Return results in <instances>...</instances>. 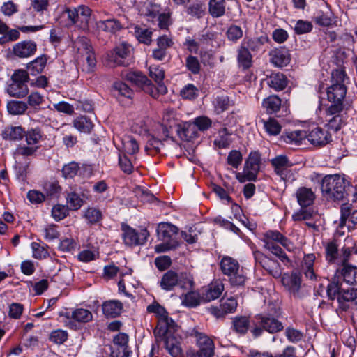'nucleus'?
<instances>
[{
  "instance_id": "f257e3e1",
  "label": "nucleus",
  "mask_w": 357,
  "mask_h": 357,
  "mask_svg": "<svg viewBox=\"0 0 357 357\" xmlns=\"http://www.w3.org/2000/svg\"><path fill=\"white\" fill-rule=\"evenodd\" d=\"M262 241L264 243V248L275 255L282 263L288 267L291 265L290 259L281 247L276 244L279 243L287 251L293 252L296 248L289 239L277 230H268L263 234Z\"/></svg>"
},
{
  "instance_id": "f03ea898",
  "label": "nucleus",
  "mask_w": 357,
  "mask_h": 357,
  "mask_svg": "<svg viewBox=\"0 0 357 357\" xmlns=\"http://www.w3.org/2000/svg\"><path fill=\"white\" fill-rule=\"evenodd\" d=\"M349 186L345 178L340 175H326L321 181V192L323 196L328 201H342L349 193L347 187Z\"/></svg>"
},
{
  "instance_id": "7ed1b4c3",
  "label": "nucleus",
  "mask_w": 357,
  "mask_h": 357,
  "mask_svg": "<svg viewBox=\"0 0 357 357\" xmlns=\"http://www.w3.org/2000/svg\"><path fill=\"white\" fill-rule=\"evenodd\" d=\"M159 284L163 290L167 291L173 290L175 287L182 290H190L193 287L194 281L189 273L169 270L163 274Z\"/></svg>"
},
{
  "instance_id": "20e7f679",
  "label": "nucleus",
  "mask_w": 357,
  "mask_h": 357,
  "mask_svg": "<svg viewBox=\"0 0 357 357\" xmlns=\"http://www.w3.org/2000/svg\"><path fill=\"white\" fill-rule=\"evenodd\" d=\"M91 10L85 5L66 8L61 17L66 20V26L75 25L80 29L86 30L89 27Z\"/></svg>"
},
{
  "instance_id": "39448f33",
  "label": "nucleus",
  "mask_w": 357,
  "mask_h": 357,
  "mask_svg": "<svg viewBox=\"0 0 357 357\" xmlns=\"http://www.w3.org/2000/svg\"><path fill=\"white\" fill-rule=\"evenodd\" d=\"M154 335L158 342H163L164 347L172 357H182L181 337L167 330L166 326H157Z\"/></svg>"
},
{
  "instance_id": "423d86ee",
  "label": "nucleus",
  "mask_w": 357,
  "mask_h": 357,
  "mask_svg": "<svg viewBox=\"0 0 357 357\" xmlns=\"http://www.w3.org/2000/svg\"><path fill=\"white\" fill-rule=\"evenodd\" d=\"M132 52L133 47L130 44L125 41L121 42L106 53V64L110 67L127 66L128 59L131 56Z\"/></svg>"
},
{
  "instance_id": "0eeeda50",
  "label": "nucleus",
  "mask_w": 357,
  "mask_h": 357,
  "mask_svg": "<svg viewBox=\"0 0 357 357\" xmlns=\"http://www.w3.org/2000/svg\"><path fill=\"white\" fill-rule=\"evenodd\" d=\"M222 273L227 275L231 284L243 285L246 279L244 270L240 268L238 261L232 257H224L220 264Z\"/></svg>"
},
{
  "instance_id": "6e6552de",
  "label": "nucleus",
  "mask_w": 357,
  "mask_h": 357,
  "mask_svg": "<svg viewBox=\"0 0 357 357\" xmlns=\"http://www.w3.org/2000/svg\"><path fill=\"white\" fill-rule=\"evenodd\" d=\"M346 75L341 69H335L331 73L332 85L328 88L327 98L331 102H343L347 89L344 84Z\"/></svg>"
},
{
  "instance_id": "1a4fd4ad",
  "label": "nucleus",
  "mask_w": 357,
  "mask_h": 357,
  "mask_svg": "<svg viewBox=\"0 0 357 357\" xmlns=\"http://www.w3.org/2000/svg\"><path fill=\"white\" fill-rule=\"evenodd\" d=\"M29 79L28 73L22 69L16 70L10 78V83L8 85L6 91L10 96L22 98L29 93L26 84Z\"/></svg>"
},
{
  "instance_id": "9d476101",
  "label": "nucleus",
  "mask_w": 357,
  "mask_h": 357,
  "mask_svg": "<svg viewBox=\"0 0 357 357\" xmlns=\"http://www.w3.org/2000/svg\"><path fill=\"white\" fill-rule=\"evenodd\" d=\"M260 167V155L251 152L245 162L243 172L236 173V178L241 183L255 181Z\"/></svg>"
},
{
  "instance_id": "9b49d317",
  "label": "nucleus",
  "mask_w": 357,
  "mask_h": 357,
  "mask_svg": "<svg viewBox=\"0 0 357 357\" xmlns=\"http://www.w3.org/2000/svg\"><path fill=\"white\" fill-rule=\"evenodd\" d=\"M121 229L124 243L130 247L144 245L149 236V233L146 229H141L138 232L135 229L124 224L121 225Z\"/></svg>"
},
{
  "instance_id": "f8f14e48",
  "label": "nucleus",
  "mask_w": 357,
  "mask_h": 357,
  "mask_svg": "<svg viewBox=\"0 0 357 357\" xmlns=\"http://www.w3.org/2000/svg\"><path fill=\"white\" fill-rule=\"evenodd\" d=\"M253 255L256 263L266 270L269 274L275 278L281 276L282 269L280 264L276 260L266 256L258 250L254 251Z\"/></svg>"
},
{
  "instance_id": "ddd939ff",
  "label": "nucleus",
  "mask_w": 357,
  "mask_h": 357,
  "mask_svg": "<svg viewBox=\"0 0 357 357\" xmlns=\"http://www.w3.org/2000/svg\"><path fill=\"white\" fill-rule=\"evenodd\" d=\"M256 325H259L263 329L270 333L281 331L284 326L282 324L270 314H257L255 317Z\"/></svg>"
},
{
  "instance_id": "4468645a",
  "label": "nucleus",
  "mask_w": 357,
  "mask_h": 357,
  "mask_svg": "<svg viewBox=\"0 0 357 357\" xmlns=\"http://www.w3.org/2000/svg\"><path fill=\"white\" fill-rule=\"evenodd\" d=\"M197 345L199 350L195 352L203 357H212L214 354V343L211 339L202 333L195 332Z\"/></svg>"
},
{
  "instance_id": "2eb2a0df",
  "label": "nucleus",
  "mask_w": 357,
  "mask_h": 357,
  "mask_svg": "<svg viewBox=\"0 0 357 357\" xmlns=\"http://www.w3.org/2000/svg\"><path fill=\"white\" fill-rule=\"evenodd\" d=\"M307 139L314 146H324L331 141L332 136L328 130L316 127L307 134Z\"/></svg>"
},
{
  "instance_id": "dca6fc26",
  "label": "nucleus",
  "mask_w": 357,
  "mask_h": 357,
  "mask_svg": "<svg viewBox=\"0 0 357 357\" xmlns=\"http://www.w3.org/2000/svg\"><path fill=\"white\" fill-rule=\"evenodd\" d=\"M37 45L33 40H23L15 43L12 48L13 54L21 59L28 58L35 54Z\"/></svg>"
},
{
  "instance_id": "f3484780",
  "label": "nucleus",
  "mask_w": 357,
  "mask_h": 357,
  "mask_svg": "<svg viewBox=\"0 0 357 357\" xmlns=\"http://www.w3.org/2000/svg\"><path fill=\"white\" fill-rule=\"evenodd\" d=\"M63 316L68 320V326L73 327L74 324L72 320L82 324L88 323L93 319V314L91 311L84 308H77L71 312H66Z\"/></svg>"
},
{
  "instance_id": "a211bd4d",
  "label": "nucleus",
  "mask_w": 357,
  "mask_h": 357,
  "mask_svg": "<svg viewBox=\"0 0 357 357\" xmlns=\"http://www.w3.org/2000/svg\"><path fill=\"white\" fill-rule=\"evenodd\" d=\"M238 305L237 301L233 298H222L219 307L211 308V314L217 318H222L228 313L234 312Z\"/></svg>"
},
{
  "instance_id": "6ab92c4d",
  "label": "nucleus",
  "mask_w": 357,
  "mask_h": 357,
  "mask_svg": "<svg viewBox=\"0 0 357 357\" xmlns=\"http://www.w3.org/2000/svg\"><path fill=\"white\" fill-rule=\"evenodd\" d=\"M282 282L291 294L294 296H299V290L301 285V278L299 273L293 272L289 275H284Z\"/></svg>"
},
{
  "instance_id": "aec40b11",
  "label": "nucleus",
  "mask_w": 357,
  "mask_h": 357,
  "mask_svg": "<svg viewBox=\"0 0 357 357\" xmlns=\"http://www.w3.org/2000/svg\"><path fill=\"white\" fill-rule=\"evenodd\" d=\"M271 62L277 67H283L290 62V54L286 48H276L269 53Z\"/></svg>"
},
{
  "instance_id": "412c9836",
  "label": "nucleus",
  "mask_w": 357,
  "mask_h": 357,
  "mask_svg": "<svg viewBox=\"0 0 357 357\" xmlns=\"http://www.w3.org/2000/svg\"><path fill=\"white\" fill-rule=\"evenodd\" d=\"M271 164L274 167L275 173L282 179L286 178L289 174V167L292 165V163L287 157L283 155H278L273 158Z\"/></svg>"
},
{
  "instance_id": "4be33fe9",
  "label": "nucleus",
  "mask_w": 357,
  "mask_h": 357,
  "mask_svg": "<svg viewBox=\"0 0 357 357\" xmlns=\"http://www.w3.org/2000/svg\"><path fill=\"white\" fill-rule=\"evenodd\" d=\"M297 202L301 208H306L313 204L315 195L311 188H298L296 192Z\"/></svg>"
},
{
  "instance_id": "5701e85b",
  "label": "nucleus",
  "mask_w": 357,
  "mask_h": 357,
  "mask_svg": "<svg viewBox=\"0 0 357 357\" xmlns=\"http://www.w3.org/2000/svg\"><path fill=\"white\" fill-rule=\"evenodd\" d=\"M102 310L105 316L114 318L121 314L123 304L118 300H109L102 303Z\"/></svg>"
},
{
  "instance_id": "b1692460",
  "label": "nucleus",
  "mask_w": 357,
  "mask_h": 357,
  "mask_svg": "<svg viewBox=\"0 0 357 357\" xmlns=\"http://www.w3.org/2000/svg\"><path fill=\"white\" fill-rule=\"evenodd\" d=\"M335 277H342L347 284L352 285L357 281V267L344 264L341 271H337Z\"/></svg>"
},
{
  "instance_id": "393cba45",
  "label": "nucleus",
  "mask_w": 357,
  "mask_h": 357,
  "mask_svg": "<svg viewBox=\"0 0 357 357\" xmlns=\"http://www.w3.org/2000/svg\"><path fill=\"white\" fill-rule=\"evenodd\" d=\"M224 290L223 284L220 282L211 283L202 293V299L209 302L220 296Z\"/></svg>"
},
{
  "instance_id": "a878e982",
  "label": "nucleus",
  "mask_w": 357,
  "mask_h": 357,
  "mask_svg": "<svg viewBox=\"0 0 357 357\" xmlns=\"http://www.w3.org/2000/svg\"><path fill=\"white\" fill-rule=\"evenodd\" d=\"M356 297L357 288H351L347 290L342 289L337 296V302L339 303L340 307L342 310H347L349 307V303L354 301Z\"/></svg>"
},
{
  "instance_id": "bb28decb",
  "label": "nucleus",
  "mask_w": 357,
  "mask_h": 357,
  "mask_svg": "<svg viewBox=\"0 0 357 357\" xmlns=\"http://www.w3.org/2000/svg\"><path fill=\"white\" fill-rule=\"evenodd\" d=\"M178 231V229L176 226L167 222L160 223L157 229L158 235L163 241L175 239L173 236Z\"/></svg>"
},
{
  "instance_id": "cd10ccee",
  "label": "nucleus",
  "mask_w": 357,
  "mask_h": 357,
  "mask_svg": "<svg viewBox=\"0 0 357 357\" xmlns=\"http://www.w3.org/2000/svg\"><path fill=\"white\" fill-rule=\"evenodd\" d=\"M96 26L99 30L113 34L122 29L121 24L114 18L100 20L96 22Z\"/></svg>"
},
{
  "instance_id": "c85d7f7f",
  "label": "nucleus",
  "mask_w": 357,
  "mask_h": 357,
  "mask_svg": "<svg viewBox=\"0 0 357 357\" xmlns=\"http://www.w3.org/2000/svg\"><path fill=\"white\" fill-rule=\"evenodd\" d=\"M267 84L275 91H282L287 85V79L282 73H272L267 79Z\"/></svg>"
},
{
  "instance_id": "c756f323",
  "label": "nucleus",
  "mask_w": 357,
  "mask_h": 357,
  "mask_svg": "<svg viewBox=\"0 0 357 357\" xmlns=\"http://www.w3.org/2000/svg\"><path fill=\"white\" fill-rule=\"evenodd\" d=\"M315 256L314 254L305 255L303 257L302 268L306 278L313 280L316 279L315 270L314 264Z\"/></svg>"
},
{
  "instance_id": "7c9ffc66",
  "label": "nucleus",
  "mask_w": 357,
  "mask_h": 357,
  "mask_svg": "<svg viewBox=\"0 0 357 357\" xmlns=\"http://www.w3.org/2000/svg\"><path fill=\"white\" fill-rule=\"evenodd\" d=\"M73 125L76 130L82 133H90L94 126L91 119L86 116L75 118L73 121Z\"/></svg>"
},
{
  "instance_id": "2f4dec72",
  "label": "nucleus",
  "mask_w": 357,
  "mask_h": 357,
  "mask_svg": "<svg viewBox=\"0 0 357 357\" xmlns=\"http://www.w3.org/2000/svg\"><path fill=\"white\" fill-rule=\"evenodd\" d=\"M86 197L84 195H79L75 192L68 194L66 197L67 207L73 211L79 209L85 202Z\"/></svg>"
},
{
  "instance_id": "473e14b6",
  "label": "nucleus",
  "mask_w": 357,
  "mask_h": 357,
  "mask_svg": "<svg viewBox=\"0 0 357 357\" xmlns=\"http://www.w3.org/2000/svg\"><path fill=\"white\" fill-rule=\"evenodd\" d=\"M114 344L117 347L119 354L116 357H128V336L123 333H119L114 337Z\"/></svg>"
},
{
  "instance_id": "72a5a7b5",
  "label": "nucleus",
  "mask_w": 357,
  "mask_h": 357,
  "mask_svg": "<svg viewBox=\"0 0 357 357\" xmlns=\"http://www.w3.org/2000/svg\"><path fill=\"white\" fill-rule=\"evenodd\" d=\"M237 52V59L239 66L244 69L250 68L252 63V56L247 47L241 44Z\"/></svg>"
},
{
  "instance_id": "f704fd0d",
  "label": "nucleus",
  "mask_w": 357,
  "mask_h": 357,
  "mask_svg": "<svg viewBox=\"0 0 357 357\" xmlns=\"http://www.w3.org/2000/svg\"><path fill=\"white\" fill-rule=\"evenodd\" d=\"M183 291L186 293L183 292L181 294L182 305L190 307H194L199 305L200 296L197 292L192 291V289Z\"/></svg>"
},
{
  "instance_id": "c9c22d12",
  "label": "nucleus",
  "mask_w": 357,
  "mask_h": 357,
  "mask_svg": "<svg viewBox=\"0 0 357 357\" xmlns=\"http://www.w3.org/2000/svg\"><path fill=\"white\" fill-rule=\"evenodd\" d=\"M24 136V131L21 126H10L5 128L2 137L6 140L18 141Z\"/></svg>"
},
{
  "instance_id": "e433bc0d",
  "label": "nucleus",
  "mask_w": 357,
  "mask_h": 357,
  "mask_svg": "<svg viewBox=\"0 0 357 357\" xmlns=\"http://www.w3.org/2000/svg\"><path fill=\"white\" fill-rule=\"evenodd\" d=\"M46 63L47 58L45 55H42L29 63L26 68L31 75H36L43 70Z\"/></svg>"
},
{
  "instance_id": "4c0bfd02",
  "label": "nucleus",
  "mask_w": 357,
  "mask_h": 357,
  "mask_svg": "<svg viewBox=\"0 0 357 357\" xmlns=\"http://www.w3.org/2000/svg\"><path fill=\"white\" fill-rule=\"evenodd\" d=\"M262 106L267 113H275L281 107V100L277 96H270L263 100Z\"/></svg>"
},
{
  "instance_id": "58836bf2",
  "label": "nucleus",
  "mask_w": 357,
  "mask_h": 357,
  "mask_svg": "<svg viewBox=\"0 0 357 357\" xmlns=\"http://www.w3.org/2000/svg\"><path fill=\"white\" fill-rule=\"evenodd\" d=\"M142 15L147 17L149 21L153 22L160 13V6L153 3H146L141 9Z\"/></svg>"
},
{
  "instance_id": "ea45409f",
  "label": "nucleus",
  "mask_w": 357,
  "mask_h": 357,
  "mask_svg": "<svg viewBox=\"0 0 357 357\" xmlns=\"http://www.w3.org/2000/svg\"><path fill=\"white\" fill-rule=\"evenodd\" d=\"M208 10L213 17H219L224 15L225 13V0H210Z\"/></svg>"
},
{
  "instance_id": "a19ab883",
  "label": "nucleus",
  "mask_w": 357,
  "mask_h": 357,
  "mask_svg": "<svg viewBox=\"0 0 357 357\" xmlns=\"http://www.w3.org/2000/svg\"><path fill=\"white\" fill-rule=\"evenodd\" d=\"M134 34L139 42L149 45L151 43L152 31L144 26H135Z\"/></svg>"
},
{
  "instance_id": "79ce46f5",
  "label": "nucleus",
  "mask_w": 357,
  "mask_h": 357,
  "mask_svg": "<svg viewBox=\"0 0 357 357\" xmlns=\"http://www.w3.org/2000/svg\"><path fill=\"white\" fill-rule=\"evenodd\" d=\"M284 141L287 143L299 144L307 138V132L304 130H294L286 132Z\"/></svg>"
},
{
  "instance_id": "37998d69",
  "label": "nucleus",
  "mask_w": 357,
  "mask_h": 357,
  "mask_svg": "<svg viewBox=\"0 0 357 357\" xmlns=\"http://www.w3.org/2000/svg\"><path fill=\"white\" fill-rule=\"evenodd\" d=\"M113 91L117 98L124 97L126 98H132L133 95L132 90L122 82H115L114 83Z\"/></svg>"
},
{
  "instance_id": "c03bdc74",
  "label": "nucleus",
  "mask_w": 357,
  "mask_h": 357,
  "mask_svg": "<svg viewBox=\"0 0 357 357\" xmlns=\"http://www.w3.org/2000/svg\"><path fill=\"white\" fill-rule=\"evenodd\" d=\"M73 278V273L72 270L68 267H63L60 268L55 274L54 280L61 284H69L72 282Z\"/></svg>"
},
{
  "instance_id": "a18cd8bd",
  "label": "nucleus",
  "mask_w": 357,
  "mask_h": 357,
  "mask_svg": "<svg viewBox=\"0 0 357 357\" xmlns=\"http://www.w3.org/2000/svg\"><path fill=\"white\" fill-rule=\"evenodd\" d=\"M232 324L234 331L240 334H245L250 327L249 318L245 316L234 317Z\"/></svg>"
},
{
  "instance_id": "49530a36",
  "label": "nucleus",
  "mask_w": 357,
  "mask_h": 357,
  "mask_svg": "<svg viewBox=\"0 0 357 357\" xmlns=\"http://www.w3.org/2000/svg\"><path fill=\"white\" fill-rule=\"evenodd\" d=\"M355 207L352 206V204L349 203L343 204L340 208V227H343L347 225V222H351V214H353L354 211H355Z\"/></svg>"
},
{
  "instance_id": "de8ad7c7",
  "label": "nucleus",
  "mask_w": 357,
  "mask_h": 357,
  "mask_svg": "<svg viewBox=\"0 0 357 357\" xmlns=\"http://www.w3.org/2000/svg\"><path fill=\"white\" fill-rule=\"evenodd\" d=\"M186 13L191 17L202 18L206 14L205 5L200 1H195L186 8Z\"/></svg>"
},
{
  "instance_id": "09e8293b",
  "label": "nucleus",
  "mask_w": 357,
  "mask_h": 357,
  "mask_svg": "<svg viewBox=\"0 0 357 357\" xmlns=\"http://www.w3.org/2000/svg\"><path fill=\"white\" fill-rule=\"evenodd\" d=\"M73 47L80 55L93 50L89 39L84 36L78 37L73 42Z\"/></svg>"
},
{
  "instance_id": "8fccbe9b",
  "label": "nucleus",
  "mask_w": 357,
  "mask_h": 357,
  "mask_svg": "<svg viewBox=\"0 0 357 357\" xmlns=\"http://www.w3.org/2000/svg\"><path fill=\"white\" fill-rule=\"evenodd\" d=\"M62 176L66 178H73L78 175L80 172L79 163L76 162H70L65 165L62 168Z\"/></svg>"
},
{
  "instance_id": "3c124183",
  "label": "nucleus",
  "mask_w": 357,
  "mask_h": 357,
  "mask_svg": "<svg viewBox=\"0 0 357 357\" xmlns=\"http://www.w3.org/2000/svg\"><path fill=\"white\" fill-rule=\"evenodd\" d=\"M27 104L23 101L11 100L7 104V109L10 114L20 115L27 109Z\"/></svg>"
},
{
  "instance_id": "603ef678",
  "label": "nucleus",
  "mask_w": 357,
  "mask_h": 357,
  "mask_svg": "<svg viewBox=\"0 0 357 357\" xmlns=\"http://www.w3.org/2000/svg\"><path fill=\"white\" fill-rule=\"evenodd\" d=\"M24 136L28 145L37 146L41 140L43 135L41 130L36 128L29 130L26 134L24 133Z\"/></svg>"
},
{
  "instance_id": "864d4df0",
  "label": "nucleus",
  "mask_w": 357,
  "mask_h": 357,
  "mask_svg": "<svg viewBox=\"0 0 357 357\" xmlns=\"http://www.w3.org/2000/svg\"><path fill=\"white\" fill-rule=\"evenodd\" d=\"M143 89L155 98H158L159 95H163L167 92V89L164 84H158V87H155L149 80Z\"/></svg>"
},
{
  "instance_id": "5fc2aeb1",
  "label": "nucleus",
  "mask_w": 357,
  "mask_h": 357,
  "mask_svg": "<svg viewBox=\"0 0 357 357\" xmlns=\"http://www.w3.org/2000/svg\"><path fill=\"white\" fill-rule=\"evenodd\" d=\"M231 133L227 128H224L219 132V137L215 139L214 144L219 148H227L231 143Z\"/></svg>"
},
{
  "instance_id": "6e6d98bb",
  "label": "nucleus",
  "mask_w": 357,
  "mask_h": 357,
  "mask_svg": "<svg viewBox=\"0 0 357 357\" xmlns=\"http://www.w3.org/2000/svg\"><path fill=\"white\" fill-rule=\"evenodd\" d=\"M264 41L265 38H245L241 44L245 46L248 50L257 52L261 48Z\"/></svg>"
},
{
  "instance_id": "4d7b16f0",
  "label": "nucleus",
  "mask_w": 357,
  "mask_h": 357,
  "mask_svg": "<svg viewBox=\"0 0 357 357\" xmlns=\"http://www.w3.org/2000/svg\"><path fill=\"white\" fill-rule=\"evenodd\" d=\"M263 123L264 128L270 135H278L280 132L282 127L275 119L270 118Z\"/></svg>"
},
{
  "instance_id": "13d9d810",
  "label": "nucleus",
  "mask_w": 357,
  "mask_h": 357,
  "mask_svg": "<svg viewBox=\"0 0 357 357\" xmlns=\"http://www.w3.org/2000/svg\"><path fill=\"white\" fill-rule=\"evenodd\" d=\"M126 78L128 81L143 88L145 86V84L149 82L147 77L145 75H144L141 72H130L127 74Z\"/></svg>"
},
{
  "instance_id": "bf43d9fd",
  "label": "nucleus",
  "mask_w": 357,
  "mask_h": 357,
  "mask_svg": "<svg viewBox=\"0 0 357 357\" xmlns=\"http://www.w3.org/2000/svg\"><path fill=\"white\" fill-rule=\"evenodd\" d=\"M213 105L217 114L222 113L229 107V98L225 96H217L213 101Z\"/></svg>"
},
{
  "instance_id": "052dcab7",
  "label": "nucleus",
  "mask_w": 357,
  "mask_h": 357,
  "mask_svg": "<svg viewBox=\"0 0 357 357\" xmlns=\"http://www.w3.org/2000/svg\"><path fill=\"white\" fill-rule=\"evenodd\" d=\"M84 218L90 224H96L102 219V213L96 208H88L84 212Z\"/></svg>"
},
{
  "instance_id": "680f3d73",
  "label": "nucleus",
  "mask_w": 357,
  "mask_h": 357,
  "mask_svg": "<svg viewBox=\"0 0 357 357\" xmlns=\"http://www.w3.org/2000/svg\"><path fill=\"white\" fill-rule=\"evenodd\" d=\"M178 246V242L176 239H170L158 244L155 246V251L157 253L165 252L170 250L175 249Z\"/></svg>"
},
{
  "instance_id": "e2e57ef3",
  "label": "nucleus",
  "mask_w": 357,
  "mask_h": 357,
  "mask_svg": "<svg viewBox=\"0 0 357 357\" xmlns=\"http://www.w3.org/2000/svg\"><path fill=\"white\" fill-rule=\"evenodd\" d=\"M341 285L338 280L334 278L333 281L329 283L327 287V294L331 301H333L335 298H337L339 294L342 291Z\"/></svg>"
},
{
  "instance_id": "0e129e2a",
  "label": "nucleus",
  "mask_w": 357,
  "mask_h": 357,
  "mask_svg": "<svg viewBox=\"0 0 357 357\" xmlns=\"http://www.w3.org/2000/svg\"><path fill=\"white\" fill-rule=\"evenodd\" d=\"M83 61H86L85 70L87 72H92L96 65V59L93 50L81 55Z\"/></svg>"
},
{
  "instance_id": "69168bd1",
  "label": "nucleus",
  "mask_w": 357,
  "mask_h": 357,
  "mask_svg": "<svg viewBox=\"0 0 357 357\" xmlns=\"http://www.w3.org/2000/svg\"><path fill=\"white\" fill-rule=\"evenodd\" d=\"M68 213V208L64 205L57 204L52 209V216L56 221L64 219Z\"/></svg>"
},
{
  "instance_id": "338daca9",
  "label": "nucleus",
  "mask_w": 357,
  "mask_h": 357,
  "mask_svg": "<svg viewBox=\"0 0 357 357\" xmlns=\"http://www.w3.org/2000/svg\"><path fill=\"white\" fill-rule=\"evenodd\" d=\"M68 335L66 331L57 329L50 333V340L55 344H61L66 341Z\"/></svg>"
},
{
  "instance_id": "774afa93",
  "label": "nucleus",
  "mask_w": 357,
  "mask_h": 357,
  "mask_svg": "<svg viewBox=\"0 0 357 357\" xmlns=\"http://www.w3.org/2000/svg\"><path fill=\"white\" fill-rule=\"evenodd\" d=\"M149 76L158 84H163L162 80L165 77V72L162 68L158 66H151L149 67Z\"/></svg>"
}]
</instances>
